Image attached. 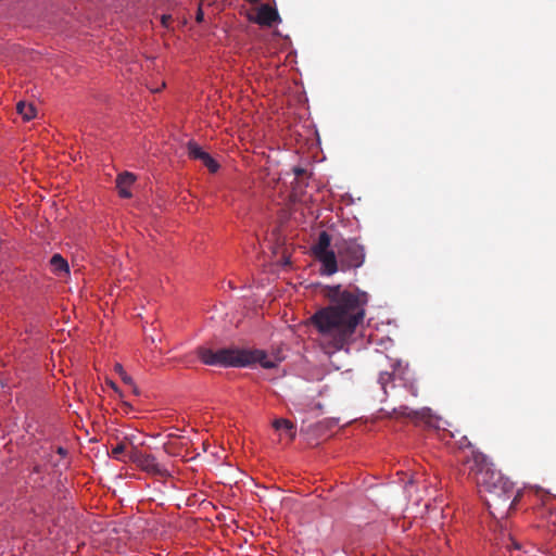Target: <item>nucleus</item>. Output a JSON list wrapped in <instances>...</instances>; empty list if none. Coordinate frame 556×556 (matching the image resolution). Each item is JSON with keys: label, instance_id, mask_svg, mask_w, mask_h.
Masks as SVG:
<instances>
[{"label": "nucleus", "instance_id": "nucleus-1", "mask_svg": "<svg viewBox=\"0 0 556 556\" xmlns=\"http://www.w3.org/2000/svg\"><path fill=\"white\" fill-rule=\"evenodd\" d=\"M325 295L330 304L318 309L311 321L320 334L321 345L330 354L352 342L357 326L365 318L368 294L358 288L342 290L337 285L328 286Z\"/></svg>", "mask_w": 556, "mask_h": 556}, {"label": "nucleus", "instance_id": "nucleus-2", "mask_svg": "<svg viewBox=\"0 0 556 556\" xmlns=\"http://www.w3.org/2000/svg\"><path fill=\"white\" fill-rule=\"evenodd\" d=\"M473 466H480L469 478L472 479L479 492L483 494L490 514L495 519L508 517L509 511L515 508L521 492L516 490L514 482L496 470L490 459L476 456Z\"/></svg>", "mask_w": 556, "mask_h": 556}, {"label": "nucleus", "instance_id": "nucleus-3", "mask_svg": "<svg viewBox=\"0 0 556 556\" xmlns=\"http://www.w3.org/2000/svg\"><path fill=\"white\" fill-rule=\"evenodd\" d=\"M198 357L205 365L222 367H245L249 366L248 350L239 348H224L212 350L200 346L197 350Z\"/></svg>", "mask_w": 556, "mask_h": 556}, {"label": "nucleus", "instance_id": "nucleus-4", "mask_svg": "<svg viewBox=\"0 0 556 556\" xmlns=\"http://www.w3.org/2000/svg\"><path fill=\"white\" fill-rule=\"evenodd\" d=\"M339 269L346 271L362 267L366 260L365 247L356 239H342L336 243Z\"/></svg>", "mask_w": 556, "mask_h": 556}, {"label": "nucleus", "instance_id": "nucleus-5", "mask_svg": "<svg viewBox=\"0 0 556 556\" xmlns=\"http://www.w3.org/2000/svg\"><path fill=\"white\" fill-rule=\"evenodd\" d=\"M331 236L327 231L319 232L317 242L312 247V252L321 264L323 275L332 276L339 270L337 254L330 250Z\"/></svg>", "mask_w": 556, "mask_h": 556}, {"label": "nucleus", "instance_id": "nucleus-6", "mask_svg": "<svg viewBox=\"0 0 556 556\" xmlns=\"http://www.w3.org/2000/svg\"><path fill=\"white\" fill-rule=\"evenodd\" d=\"M128 458L130 462L137 465L141 470L159 477H167L168 470L161 465L155 456L152 454H144L141 451L134 448L129 454Z\"/></svg>", "mask_w": 556, "mask_h": 556}, {"label": "nucleus", "instance_id": "nucleus-7", "mask_svg": "<svg viewBox=\"0 0 556 556\" xmlns=\"http://www.w3.org/2000/svg\"><path fill=\"white\" fill-rule=\"evenodd\" d=\"M457 447L459 450V458L460 462L468 469V476L475 472L480 466H473V459L476 456H482L484 459H489L483 453L479 452L475 448L471 442L468 440L466 435H463L458 441H456Z\"/></svg>", "mask_w": 556, "mask_h": 556}, {"label": "nucleus", "instance_id": "nucleus-8", "mask_svg": "<svg viewBox=\"0 0 556 556\" xmlns=\"http://www.w3.org/2000/svg\"><path fill=\"white\" fill-rule=\"evenodd\" d=\"M280 21L278 11L269 4H262L258 10L254 22L262 26H273L274 23Z\"/></svg>", "mask_w": 556, "mask_h": 556}, {"label": "nucleus", "instance_id": "nucleus-9", "mask_svg": "<svg viewBox=\"0 0 556 556\" xmlns=\"http://www.w3.org/2000/svg\"><path fill=\"white\" fill-rule=\"evenodd\" d=\"M135 176L134 174L129 172H125L123 174H119L116 178V188L118 190V194L122 198H130L131 192L129 191L130 186L135 182Z\"/></svg>", "mask_w": 556, "mask_h": 556}, {"label": "nucleus", "instance_id": "nucleus-10", "mask_svg": "<svg viewBox=\"0 0 556 556\" xmlns=\"http://www.w3.org/2000/svg\"><path fill=\"white\" fill-rule=\"evenodd\" d=\"M248 354H250L249 365H251L253 363H260L262 365V367L267 368V369L275 368L277 366V362L269 359L267 354L264 351L248 350Z\"/></svg>", "mask_w": 556, "mask_h": 556}, {"label": "nucleus", "instance_id": "nucleus-11", "mask_svg": "<svg viewBox=\"0 0 556 556\" xmlns=\"http://www.w3.org/2000/svg\"><path fill=\"white\" fill-rule=\"evenodd\" d=\"M50 266L52 271L56 275L68 274L70 267L68 263L65 258H63L60 254H54L50 260Z\"/></svg>", "mask_w": 556, "mask_h": 556}, {"label": "nucleus", "instance_id": "nucleus-12", "mask_svg": "<svg viewBox=\"0 0 556 556\" xmlns=\"http://www.w3.org/2000/svg\"><path fill=\"white\" fill-rule=\"evenodd\" d=\"M273 427L277 430V431H282L285 432L286 434H288V437L290 438V440H293L295 438V427L294 425L288 420V419H283V418H279V419H275L273 421Z\"/></svg>", "mask_w": 556, "mask_h": 556}, {"label": "nucleus", "instance_id": "nucleus-13", "mask_svg": "<svg viewBox=\"0 0 556 556\" xmlns=\"http://www.w3.org/2000/svg\"><path fill=\"white\" fill-rule=\"evenodd\" d=\"M16 111L20 115H22L23 119L28 122L36 116V108L33 103H26L25 101H20L16 104Z\"/></svg>", "mask_w": 556, "mask_h": 556}, {"label": "nucleus", "instance_id": "nucleus-14", "mask_svg": "<svg viewBox=\"0 0 556 556\" xmlns=\"http://www.w3.org/2000/svg\"><path fill=\"white\" fill-rule=\"evenodd\" d=\"M199 161H201L211 173L217 172L219 167L218 163L205 151L202 152L201 156L199 157Z\"/></svg>", "mask_w": 556, "mask_h": 556}, {"label": "nucleus", "instance_id": "nucleus-15", "mask_svg": "<svg viewBox=\"0 0 556 556\" xmlns=\"http://www.w3.org/2000/svg\"><path fill=\"white\" fill-rule=\"evenodd\" d=\"M204 150L193 140L188 141L187 152L188 156L193 160H199Z\"/></svg>", "mask_w": 556, "mask_h": 556}, {"label": "nucleus", "instance_id": "nucleus-16", "mask_svg": "<svg viewBox=\"0 0 556 556\" xmlns=\"http://www.w3.org/2000/svg\"><path fill=\"white\" fill-rule=\"evenodd\" d=\"M393 414L396 416H405V417H409V418H417L419 415L418 412H415L405 405L394 408Z\"/></svg>", "mask_w": 556, "mask_h": 556}, {"label": "nucleus", "instance_id": "nucleus-17", "mask_svg": "<svg viewBox=\"0 0 556 556\" xmlns=\"http://www.w3.org/2000/svg\"><path fill=\"white\" fill-rule=\"evenodd\" d=\"M392 380H393V375L392 374H390L388 371H384V372L380 374L378 381L381 384V388L384 391V393H387V386L389 383H391Z\"/></svg>", "mask_w": 556, "mask_h": 556}, {"label": "nucleus", "instance_id": "nucleus-18", "mask_svg": "<svg viewBox=\"0 0 556 556\" xmlns=\"http://www.w3.org/2000/svg\"><path fill=\"white\" fill-rule=\"evenodd\" d=\"M126 446L124 443H118L112 448L111 456L115 459H122V455L125 453Z\"/></svg>", "mask_w": 556, "mask_h": 556}, {"label": "nucleus", "instance_id": "nucleus-19", "mask_svg": "<svg viewBox=\"0 0 556 556\" xmlns=\"http://www.w3.org/2000/svg\"><path fill=\"white\" fill-rule=\"evenodd\" d=\"M293 173L296 177H301L302 175H304L306 173V170L302 167H294Z\"/></svg>", "mask_w": 556, "mask_h": 556}, {"label": "nucleus", "instance_id": "nucleus-20", "mask_svg": "<svg viewBox=\"0 0 556 556\" xmlns=\"http://www.w3.org/2000/svg\"><path fill=\"white\" fill-rule=\"evenodd\" d=\"M203 16H204L203 11L201 8H199L198 12H197V16H195L197 22L201 23L203 21Z\"/></svg>", "mask_w": 556, "mask_h": 556}, {"label": "nucleus", "instance_id": "nucleus-21", "mask_svg": "<svg viewBox=\"0 0 556 556\" xmlns=\"http://www.w3.org/2000/svg\"><path fill=\"white\" fill-rule=\"evenodd\" d=\"M121 376H122V378H123L124 382H126V383H128V384L132 386V383H134V382H132L131 377L127 376L125 372L121 374Z\"/></svg>", "mask_w": 556, "mask_h": 556}, {"label": "nucleus", "instance_id": "nucleus-22", "mask_svg": "<svg viewBox=\"0 0 556 556\" xmlns=\"http://www.w3.org/2000/svg\"><path fill=\"white\" fill-rule=\"evenodd\" d=\"M56 453H58L60 456L65 457V456L67 455V450H66V448H64V447H62V446H59V447L56 448Z\"/></svg>", "mask_w": 556, "mask_h": 556}, {"label": "nucleus", "instance_id": "nucleus-23", "mask_svg": "<svg viewBox=\"0 0 556 556\" xmlns=\"http://www.w3.org/2000/svg\"><path fill=\"white\" fill-rule=\"evenodd\" d=\"M172 20L170 15H163L162 16V24L167 27L168 26V22Z\"/></svg>", "mask_w": 556, "mask_h": 556}, {"label": "nucleus", "instance_id": "nucleus-24", "mask_svg": "<svg viewBox=\"0 0 556 556\" xmlns=\"http://www.w3.org/2000/svg\"><path fill=\"white\" fill-rule=\"evenodd\" d=\"M115 368H116V370H117L119 374H123V372H124L122 365L116 364Z\"/></svg>", "mask_w": 556, "mask_h": 556}, {"label": "nucleus", "instance_id": "nucleus-25", "mask_svg": "<svg viewBox=\"0 0 556 556\" xmlns=\"http://www.w3.org/2000/svg\"><path fill=\"white\" fill-rule=\"evenodd\" d=\"M511 543H513L515 548L518 549L520 547L519 544L516 541H514L513 539H511Z\"/></svg>", "mask_w": 556, "mask_h": 556}, {"label": "nucleus", "instance_id": "nucleus-26", "mask_svg": "<svg viewBox=\"0 0 556 556\" xmlns=\"http://www.w3.org/2000/svg\"><path fill=\"white\" fill-rule=\"evenodd\" d=\"M134 392H135L136 394H138V390H137V388H136V387H134Z\"/></svg>", "mask_w": 556, "mask_h": 556}, {"label": "nucleus", "instance_id": "nucleus-27", "mask_svg": "<svg viewBox=\"0 0 556 556\" xmlns=\"http://www.w3.org/2000/svg\"><path fill=\"white\" fill-rule=\"evenodd\" d=\"M551 556H556V553H555V554H553V555H551Z\"/></svg>", "mask_w": 556, "mask_h": 556}]
</instances>
